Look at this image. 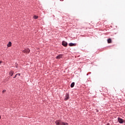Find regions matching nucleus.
Segmentation results:
<instances>
[{"instance_id": "f257e3e1", "label": "nucleus", "mask_w": 125, "mask_h": 125, "mask_svg": "<svg viewBox=\"0 0 125 125\" xmlns=\"http://www.w3.org/2000/svg\"><path fill=\"white\" fill-rule=\"evenodd\" d=\"M56 125H69V124L67 123H64V122H62L60 120H58L56 121Z\"/></svg>"}, {"instance_id": "f03ea898", "label": "nucleus", "mask_w": 125, "mask_h": 125, "mask_svg": "<svg viewBox=\"0 0 125 125\" xmlns=\"http://www.w3.org/2000/svg\"><path fill=\"white\" fill-rule=\"evenodd\" d=\"M22 52H23V53H25L26 54L30 53V49H29V48H27L22 50Z\"/></svg>"}, {"instance_id": "7ed1b4c3", "label": "nucleus", "mask_w": 125, "mask_h": 125, "mask_svg": "<svg viewBox=\"0 0 125 125\" xmlns=\"http://www.w3.org/2000/svg\"><path fill=\"white\" fill-rule=\"evenodd\" d=\"M118 121L119 123V124H123L124 123V120H123V119H122V118H118Z\"/></svg>"}, {"instance_id": "20e7f679", "label": "nucleus", "mask_w": 125, "mask_h": 125, "mask_svg": "<svg viewBox=\"0 0 125 125\" xmlns=\"http://www.w3.org/2000/svg\"><path fill=\"white\" fill-rule=\"evenodd\" d=\"M56 59H61V58H63V55L60 54L58 56L56 57Z\"/></svg>"}, {"instance_id": "39448f33", "label": "nucleus", "mask_w": 125, "mask_h": 125, "mask_svg": "<svg viewBox=\"0 0 125 125\" xmlns=\"http://www.w3.org/2000/svg\"><path fill=\"white\" fill-rule=\"evenodd\" d=\"M62 45L63 46H67L68 45V43H67V42H65V41H62Z\"/></svg>"}, {"instance_id": "423d86ee", "label": "nucleus", "mask_w": 125, "mask_h": 125, "mask_svg": "<svg viewBox=\"0 0 125 125\" xmlns=\"http://www.w3.org/2000/svg\"><path fill=\"white\" fill-rule=\"evenodd\" d=\"M69 99V94L66 93L65 94V97L64 98V100L65 101H67V100H68Z\"/></svg>"}, {"instance_id": "0eeeda50", "label": "nucleus", "mask_w": 125, "mask_h": 125, "mask_svg": "<svg viewBox=\"0 0 125 125\" xmlns=\"http://www.w3.org/2000/svg\"><path fill=\"white\" fill-rule=\"evenodd\" d=\"M77 44L76 43H69V46H75V45H76Z\"/></svg>"}, {"instance_id": "6e6552de", "label": "nucleus", "mask_w": 125, "mask_h": 125, "mask_svg": "<svg viewBox=\"0 0 125 125\" xmlns=\"http://www.w3.org/2000/svg\"><path fill=\"white\" fill-rule=\"evenodd\" d=\"M107 42H108V43H112V39H111L110 38L108 39L107 40Z\"/></svg>"}, {"instance_id": "1a4fd4ad", "label": "nucleus", "mask_w": 125, "mask_h": 125, "mask_svg": "<svg viewBox=\"0 0 125 125\" xmlns=\"http://www.w3.org/2000/svg\"><path fill=\"white\" fill-rule=\"evenodd\" d=\"M20 76V73H18L14 77V78H19Z\"/></svg>"}, {"instance_id": "9d476101", "label": "nucleus", "mask_w": 125, "mask_h": 125, "mask_svg": "<svg viewBox=\"0 0 125 125\" xmlns=\"http://www.w3.org/2000/svg\"><path fill=\"white\" fill-rule=\"evenodd\" d=\"M71 87H74L75 86V83L73 82L70 85Z\"/></svg>"}, {"instance_id": "9b49d317", "label": "nucleus", "mask_w": 125, "mask_h": 125, "mask_svg": "<svg viewBox=\"0 0 125 125\" xmlns=\"http://www.w3.org/2000/svg\"><path fill=\"white\" fill-rule=\"evenodd\" d=\"M8 47H10L11 46V42H9V43L7 44Z\"/></svg>"}, {"instance_id": "f8f14e48", "label": "nucleus", "mask_w": 125, "mask_h": 125, "mask_svg": "<svg viewBox=\"0 0 125 125\" xmlns=\"http://www.w3.org/2000/svg\"><path fill=\"white\" fill-rule=\"evenodd\" d=\"M13 73H14L13 71H11L9 73L10 76H13Z\"/></svg>"}, {"instance_id": "ddd939ff", "label": "nucleus", "mask_w": 125, "mask_h": 125, "mask_svg": "<svg viewBox=\"0 0 125 125\" xmlns=\"http://www.w3.org/2000/svg\"><path fill=\"white\" fill-rule=\"evenodd\" d=\"M34 19H38L39 18V16H34Z\"/></svg>"}, {"instance_id": "4468645a", "label": "nucleus", "mask_w": 125, "mask_h": 125, "mask_svg": "<svg viewBox=\"0 0 125 125\" xmlns=\"http://www.w3.org/2000/svg\"><path fill=\"white\" fill-rule=\"evenodd\" d=\"M5 91H6V90H3L2 91V93H4V92H5Z\"/></svg>"}, {"instance_id": "2eb2a0df", "label": "nucleus", "mask_w": 125, "mask_h": 125, "mask_svg": "<svg viewBox=\"0 0 125 125\" xmlns=\"http://www.w3.org/2000/svg\"><path fill=\"white\" fill-rule=\"evenodd\" d=\"M0 64H1V61H0Z\"/></svg>"}, {"instance_id": "dca6fc26", "label": "nucleus", "mask_w": 125, "mask_h": 125, "mask_svg": "<svg viewBox=\"0 0 125 125\" xmlns=\"http://www.w3.org/2000/svg\"><path fill=\"white\" fill-rule=\"evenodd\" d=\"M124 123H125V120H124Z\"/></svg>"}, {"instance_id": "f3484780", "label": "nucleus", "mask_w": 125, "mask_h": 125, "mask_svg": "<svg viewBox=\"0 0 125 125\" xmlns=\"http://www.w3.org/2000/svg\"><path fill=\"white\" fill-rule=\"evenodd\" d=\"M0 119H1V116H0Z\"/></svg>"}, {"instance_id": "a211bd4d", "label": "nucleus", "mask_w": 125, "mask_h": 125, "mask_svg": "<svg viewBox=\"0 0 125 125\" xmlns=\"http://www.w3.org/2000/svg\"><path fill=\"white\" fill-rule=\"evenodd\" d=\"M61 0L62 1H63V0Z\"/></svg>"}, {"instance_id": "6ab92c4d", "label": "nucleus", "mask_w": 125, "mask_h": 125, "mask_svg": "<svg viewBox=\"0 0 125 125\" xmlns=\"http://www.w3.org/2000/svg\"><path fill=\"white\" fill-rule=\"evenodd\" d=\"M17 65H18V64H17V65H16V66H17Z\"/></svg>"}, {"instance_id": "aec40b11", "label": "nucleus", "mask_w": 125, "mask_h": 125, "mask_svg": "<svg viewBox=\"0 0 125 125\" xmlns=\"http://www.w3.org/2000/svg\"><path fill=\"white\" fill-rule=\"evenodd\" d=\"M17 65H18V64H17V65H16V66H17Z\"/></svg>"}, {"instance_id": "412c9836", "label": "nucleus", "mask_w": 125, "mask_h": 125, "mask_svg": "<svg viewBox=\"0 0 125 125\" xmlns=\"http://www.w3.org/2000/svg\"><path fill=\"white\" fill-rule=\"evenodd\" d=\"M17 65H18V64H17V65H16V66H17Z\"/></svg>"}, {"instance_id": "4be33fe9", "label": "nucleus", "mask_w": 125, "mask_h": 125, "mask_svg": "<svg viewBox=\"0 0 125 125\" xmlns=\"http://www.w3.org/2000/svg\"><path fill=\"white\" fill-rule=\"evenodd\" d=\"M16 68H17V66H16Z\"/></svg>"}]
</instances>
